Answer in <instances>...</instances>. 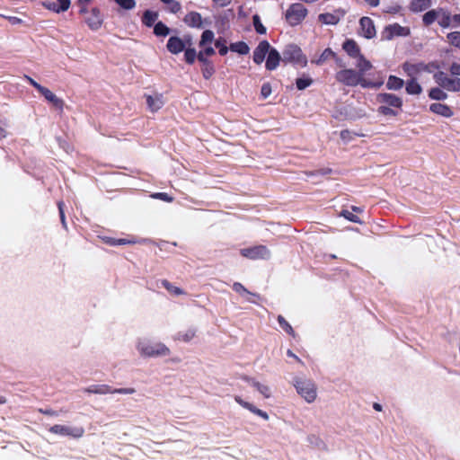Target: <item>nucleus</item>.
Here are the masks:
<instances>
[{
    "instance_id": "nucleus-22",
    "label": "nucleus",
    "mask_w": 460,
    "mask_h": 460,
    "mask_svg": "<svg viewBox=\"0 0 460 460\" xmlns=\"http://www.w3.org/2000/svg\"><path fill=\"white\" fill-rule=\"evenodd\" d=\"M280 61V55L279 53L275 49H272L270 50L267 60H266V68L269 70H274L277 68Z\"/></svg>"
},
{
    "instance_id": "nucleus-13",
    "label": "nucleus",
    "mask_w": 460,
    "mask_h": 460,
    "mask_svg": "<svg viewBox=\"0 0 460 460\" xmlns=\"http://www.w3.org/2000/svg\"><path fill=\"white\" fill-rule=\"evenodd\" d=\"M145 98L147 107L152 112L158 111L164 104V96L161 93L146 94Z\"/></svg>"
},
{
    "instance_id": "nucleus-35",
    "label": "nucleus",
    "mask_w": 460,
    "mask_h": 460,
    "mask_svg": "<svg viewBox=\"0 0 460 460\" xmlns=\"http://www.w3.org/2000/svg\"><path fill=\"white\" fill-rule=\"evenodd\" d=\"M438 9H434V10L427 12L423 15V19H422L425 25H430L436 20H438Z\"/></svg>"
},
{
    "instance_id": "nucleus-50",
    "label": "nucleus",
    "mask_w": 460,
    "mask_h": 460,
    "mask_svg": "<svg viewBox=\"0 0 460 460\" xmlns=\"http://www.w3.org/2000/svg\"><path fill=\"white\" fill-rule=\"evenodd\" d=\"M198 54L194 49H188L185 50L184 57L188 63L192 64L195 61Z\"/></svg>"
},
{
    "instance_id": "nucleus-62",
    "label": "nucleus",
    "mask_w": 460,
    "mask_h": 460,
    "mask_svg": "<svg viewBox=\"0 0 460 460\" xmlns=\"http://www.w3.org/2000/svg\"><path fill=\"white\" fill-rule=\"evenodd\" d=\"M451 26L459 27L460 26V14H455L451 16Z\"/></svg>"
},
{
    "instance_id": "nucleus-28",
    "label": "nucleus",
    "mask_w": 460,
    "mask_h": 460,
    "mask_svg": "<svg viewBox=\"0 0 460 460\" xmlns=\"http://www.w3.org/2000/svg\"><path fill=\"white\" fill-rule=\"evenodd\" d=\"M403 84V80L394 75H390L386 82V87L394 91L402 89Z\"/></svg>"
},
{
    "instance_id": "nucleus-61",
    "label": "nucleus",
    "mask_w": 460,
    "mask_h": 460,
    "mask_svg": "<svg viewBox=\"0 0 460 460\" xmlns=\"http://www.w3.org/2000/svg\"><path fill=\"white\" fill-rule=\"evenodd\" d=\"M287 356L290 358H292L294 361L303 365L302 360L290 349L287 350Z\"/></svg>"
},
{
    "instance_id": "nucleus-5",
    "label": "nucleus",
    "mask_w": 460,
    "mask_h": 460,
    "mask_svg": "<svg viewBox=\"0 0 460 460\" xmlns=\"http://www.w3.org/2000/svg\"><path fill=\"white\" fill-rule=\"evenodd\" d=\"M436 83L441 87L451 92L460 91V78H450L444 72H438L434 75Z\"/></svg>"
},
{
    "instance_id": "nucleus-7",
    "label": "nucleus",
    "mask_w": 460,
    "mask_h": 460,
    "mask_svg": "<svg viewBox=\"0 0 460 460\" xmlns=\"http://www.w3.org/2000/svg\"><path fill=\"white\" fill-rule=\"evenodd\" d=\"M336 79L347 85H358L363 83L361 75L352 69H344L338 72Z\"/></svg>"
},
{
    "instance_id": "nucleus-33",
    "label": "nucleus",
    "mask_w": 460,
    "mask_h": 460,
    "mask_svg": "<svg viewBox=\"0 0 460 460\" xmlns=\"http://www.w3.org/2000/svg\"><path fill=\"white\" fill-rule=\"evenodd\" d=\"M430 4V0H413L411 3V9L414 12H421L429 8Z\"/></svg>"
},
{
    "instance_id": "nucleus-32",
    "label": "nucleus",
    "mask_w": 460,
    "mask_h": 460,
    "mask_svg": "<svg viewBox=\"0 0 460 460\" xmlns=\"http://www.w3.org/2000/svg\"><path fill=\"white\" fill-rule=\"evenodd\" d=\"M406 92L409 94H420L422 88L415 79H411L406 84Z\"/></svg>"
},
{
    "instance_id": "nucleus-6",
    "label": "nucleus",
    "mask_w": 460,
    "mask_h": 460,
    "mask_svg": "<svg viewBox=\"0 0 460 460\" xmlns=\"http://www.w3.org/2000/svg\"><path fill=\"white\" fill-rule=\"evenodd\" d=\"M243 380L250 384L262 398L270 399L273 397V389L270 385L248 376H243Z\"/></svg>"
},
{
    "instance_id": "nucleus-42",
    "label": "nucleus",
    "mask_w": 460,
    "mask_h": 460,
    "mask_svg": "<svg viewBox=\"0 0 460 460\" xmlns=\"http://www.w3.org/2000/svg\"><path fill=\"white\" fill-rule=\"evenodd\" d=\"M154 32L157 36H166L169 34V28L163 22H157L155 25Z\"/></svg>"
},
{
    "instance_id": "nucleus-20",
    "label": "nucleus",
    "mask_w": 460,
    "mask_h": 460,
    "mask_svg": "<svg viewBox=\"0 0 460 460\" xmlns=\"http://www.w3.org/2000/svg\"><path fill=\"white\" fill-rule=\"evenodd\" d=\"M185 23L193 28H202L203 27V20L201 15L199 13L191 12L189 13L184 17Z\"/></svg>"
},
{
    "instance_id": "nucleus-29",
    "label": "nucleus",
    "mask_w": 460,
    "mask_h": 460,
    "mask_svg": "<svg viewBox=\"0 0 460 460\" xmlns=\"http://www.w3.org/2000/svg\"><path fill=\"white\" fill-rule=\"evenodd\" d=\"M335 57V53L331 49H324L322 54L317 58H314L312 60V63L316 64L317 66H321L323 63H325L330 58H332Z\"/></svg>"
},
{
    "instance_id": "nucleus-4",
    "label": "nucleus",
    "mask_w": 460,
    "mask_h": 460,
    "mask_svg": "<svg viewBox=\"0 0 460 460\" xmlns=\"http://www.w3.org/2000/svg\"><path fill=\"white\" fill-rule=\"evenodd\" d=\"M243 257L249 260H268L270 258V251L265 245H255L240 250Z\"/></svg>"
},
{
    "instance_id": "nucleus-52",
    "label": "nucleus",
    "mask_w": 460,
    "mask_h": 460,
    "mask_svg": "<svg viewBox=\"0 0 460 460\" xmlns=\"http://www.w3.org/2000/svg\"><path fill=\"white\" fill-rule=\"evenodd\" d=\"M343 217L345 218H347L348 220L351 221V222H355V223H358L359 222V218L357 215H355L353 212L351 211H344L342 213Z\"/></svg>"
},
{
    "instance_id": "nucleus-34",
    "label": "nucleus",
    "mask_w": 460,
    "mask_h": 460,
    "mask_svg": "<svg viewBox=\"0 0 460 460\" xmlns=\"http://www.w3.org/2000/svg\"><path fill=\"white\" fill-rule=\"evenodd\" d=\"M313 79L308 75H303L296 79V88L300 91L305 90L313 84Z\"/></svg>"
},
{
    "instance_id": "nucleus-53",
    "label": "nucleus",
    "mask_w": 460,
    "mask_h": 460,
    "mask_svg": "<svg viewBox=\"0 0 460 460\" xmlns=\"http://www.w3.org/2000/svg\"><path fill=\"white\" fill-rule=\"evenodd\" d=\"M279 324L281 325V327L288 333H292L293 332V329L292 327L288 324V323L282 317V316H279Z\"/></svg>"
},
{
    "instance_id": "nucleus-55",
    "label": "nucleus",
    "mask_w": 460,
    "mask_h": 460,
    "mask_svg": "<svg viewBox=\"0 0 460 460\" xmlns=\"http://www.w3.org/2000/svg\"><path fill=\"white\" fill-rule=\"evenodd\" d=\"M452 75H460V62H454L450 66Z\"/></svg>"
},
{
    "instance_id": "nucleus-45",
    "label": "nucleus",
    "mask_w": 460,
    "mask_h": 460,
    "mask_svg": "<svg viewBox=\"0 0 460 460\" xmlns=\"http://www.w3.org/2000/svg\"><path fill=\"white\" fill-rule=\"evenodd\" d=\"M115 3L119 5L121 8L126 10H131L136 6L135 0H114Z\"/></svg>"
},
{
    "instance_id": "nucleus-1",
    "label": "nucleus",
    "mask_w": 460,
    "mask_h": 460,
    "mask_svg": "<svg viewBox=\"0 0 460 460\" xmlns=\"http://www.w3.org/2000/svg\"><path fill=\"white\" fill-rule=\"evenodd\" d=\"M139 354L145 358H164L171 355V349L164 343L148 338H139L137 341Z\"/></svg>"
},
{
    "instance_id": "nucleus-17",
    "label": "nucleus",
    "mask_w": 460,
    "mask_h": 460,
    "mask_svg": "<svg viewBox=\"0 0 460 460\" xmlns=\"http://www.w3.org/2000/svg\"><path fill=\"white\" fill-rule=\"evenodd\" d=\"M70 4V0H57V2H44L42 4L45 8L59 13L68 10Z\"/></svg>"
},
{
    "instance_id": "nucleus-60",
    "label": "nucleus",
    "mask_w": 460,
    "mask_h": 460,
    "mask_svg": "<svg viewBox=\"0 0 460 460\" xmlns=\"http://www.w3.org/2000/svg\"><path fill=\"white\" fill-rule=\"evenodd\" d=\"M5 19H7L8 22L13 25H17L22 22V20L16 16H5Z\"/></svg>"
},
{
    "instance_id": "nucleus-36",
    "label": "nucleus",
    "mask_w": 460,
    "mask_h": 460,
    "mask_svg": "<svg viewBox=\"0 0 460 460\" xmlns=\"http://www.w3.org/2000/svg\"><path fill=\"white\" fill-rule=\"evenodd\" d=\"M429 95L431 99L433 100H446L447 98V94L443 91L441 90L440 88H432L429 93Z\"/></svg>"
},
{
    "instance_id": "nucleus-43",
    "label": "nucleus",
    "mask_w": 460,
    "mask_h": 460,
    "mask_svg": "<svg viewBox=\"0 0 460 460\" xmlns=\"http://www.w3.org/2000/svg\"><path fill=\"white\" fill-rule=\"evenodd\" d=\"M89 393L105 394L110 392V387L105 385H93L87 389Z\"/></svg>"
},
{
    "instance_id": "nucleus-30",
    "label": "nucleus",
    "mask_w": 460,
    "mask_h": 460,
    "mask_svg": "<svg viewBox=\"0 0 460 460\" xmlns=\"http://www.w3.org/2000/svg\"><path fill=\"white\" fill-rule=\"evenodd\" d=\"M230 50L236 52L241 55H246L250 51L249 46L243 41H238L232 43L229 47Z\"/></svg>"
},
{
    "instance_id": "nucleus-2",
    "label": "nucleus",
    "mask_w": 460,
    "mask_h": 460,
    "mask_svg": "<svg viewBox=\"0 0 460 460\" xmlns=\"http://www.w3.org/2000/svg\"><path fill=\"white\" fill-rule=\"evenodd\" d=\"M297 394L307 403H313L318 396L317 385L310 378L305 376H296L292 382Z\"/></svg>"
},
{
    "instance_id": "nucleus-58",
    "label": "nucleus",
    "mask_w": 460,
    "mask_h": 460,
    "mask_svg": "<svg viewBox=\"0 0 460 460\" xmlns=\"http://www.w3.org/2000/svg\"><path fill=\"white\" fill-rule=\"evenodd\" d=\"M216 46L219 49V53L222 56H225L228 52L229 49L225 44H222L219 40L216 41Z\"/></svg>"
},
{
    "instance_id": "nucleus-57",
    "label": "nucleus",
    "mask_w": 460,
    "mask_h": 460,
    "mask_svg": "<svg viewBox=\"0 0 460 460\" xmlns=\"http://www.w3.org/2000/svg\"><path fill=\"white\" fill-rule=\"evenodd\" d=\"M135 241L128 240V239H117L115 241H112L113 245H124V244H131L135 243Z\"/></svg>"
},
{
    "instance_id": "nucleus-54",
    "label": "nucleus",
    "mask_w": 460,
    "mask_h": 460,
    "mask_svg": "<svg viewBox=\"0 0 460 460\" xmlns=\"http://www.w3.org/2000/svg\"><path fill=\"white\" fill-rule=\"evenodd\" d=\"M341 138L345 142L348 143L353 139V134L349 130H342L341 132Z\"/></svg>"
},
{
    "instance_id": "nucleus-40",
    "label": "nucleus",
    "mask_w": 460,
    "mask_h": 460,
    "mask_svg": "<svg viewBox=\"0 0 460 460\" xmlns=\"http://www.w3.org/2000/svg\"><path fill=\"white\" fill-rule=\"evenodd\" d=\"M233 288L234 290L238 293L239 295H241L242 296L245 297L247 300H250L249 296H254L253 294H252L251 292H249L242 284L240 283H234L233 285Z\"/></svg>"
},
{
    "instance_id": "nucleus-26",
    "label": "nucleus",
    "mask_w": 460,
    "mask_h": 460,
    "mask_svg": "<svg viewBox=\"0 0 460 460\" xmlns=\"http://www.w3.org/2000/svg\"><path fill=\"white\" fill-rule=\"evenodd\" d=\"M318 19L323 24L335 25L341 20V16L338 13H321Z\"/></svg>"
},
{
    "instance_id": "nucleus-31",
    "label": "nucleus",
    "mask_w": 460,
    "mask_h": 460,
    "mask_svg": "<svg viewBox=\"0 0 460 460\" xmlns=\"http://www.w3.org/2000/svg\"><path fill=\"white\" fill-rule=\"evenodd\" d=\"M215 40V34L210 30H206L202 32L199 40V47H205L206 45H211Z\"/></svg>"
},
{
    "instance_id": "nucleus-24",
    "label": "nucleus",
    "mask_w": 460,
    "mask_h": 460,
    "mask_svg": "<svg viewBox=\"0 0 460 460\" xmlns=\"http://www.w3.org/2000/svg\"><path fill=\"white\" fill-rule=\"evenodd\" d=\"M342 48L348 53V55L353 58H356L361 55L358 46L352 40H347L343 43Z\"/></svg>"
},
{
    "instance_id": "nucleus-12",
    "label": "nucleus",
    "mask_w": 460,
    "mask_h": 460,
    "mask_svg": "<svg viewBox=\"0 0 460 460\" xmlns=\"http://www.w3.org/2000/svg\"><path fill=\"white\" fill-rule=\"evenodd\" d=\"M376 100L380 104L386 105L392 109L400 110L402 105L401 98L390 93H380L377 95Z\"/></svg>"
},
{
    "instance_id": "nucleus-49",
    "label": "nucleus",
    "mask_w": 460,
    "mask_h": 460,
    "mask_svg": "<svg viewBox=\"0 0 460 460\" xmlns=\"http://www.w3.org/2000/svg\"><path fill=\"white\" fill-rule=\"evenodd\" d=\"M151 198L155 199H161L165 202H172L173 200L172 197L169 196L167 193L164 192L153 193L151 195Z\"/></svg>"
},
{
    "instance_id": "nucleus-27",
    "label": "nucleus",
    "mask_w": 460,
    "mask_h": 460,
    "mask_svg": "<svg viewBox=\"0 0 460 460\" xmlns=\"http://www.w3.org/2000/svg\"><path fill=\"white\" fill-rule=\"evenodd\" d=\"M438 16V22L441 27L448 28L451 26V15L447 11L439 8Z\"/></svg>"
},
{
    "instance_id": "nucleus-15",
    "label": "nucleus",
    "mask_w": 460,
    "mask_h": 460,
    "mask_svg": "<svg viewBox=\"0 0 460 460\" xmlns=\"http://www.w3.org/2000/svg\"><path fill=\"white\" fill-rule=\"evenodd\" d=\"M360 33L367 39H372L376 36V28L373 21L368 17H363L359 22Z\"/></svg>"
},
{
    "instance_id": "nucleus-56",
    "label": "nucleus",
    "mask_w": 460,
    "mask_h": 460,
    "mask_svg": "<svg viewBox=\"0 0 460 460\" xmlns=\"http://www.w3.org/2000/svg\"><path fill=\"white\" fill-rule=\"evenodd\" d=\"M201 48H202V50H200V52H202L206 56L210 57L215 54V49H213V47L211 45H206L205 47H201Z\"/></svg>"
},
{
    "instance_id": "nucleus-10",
    "label": "nucleus",
    "mask_w": 460,
    "mask_h": 460,
    "mask_svg": "<svg viewBox=\"0 0 460 460\" xmlns=\"http://www.w3.org/2000/svg\"><path fill=\"white\" fill-rule=\"evenodd\" d=\"M410 32L411 31L409 27L394 23L385 27L383 35L386 40H392L395 37H406L410 35Z\"/></svg>"
},
{
    "instance_id": "nucleus-16",
    "label": "nucleus",
    "mask_w": 460,
    "mask_h": 460,
    "mask_svg": "<svg viewBox=\"0 0 460 460\" xmlns=\"http://www.w3.org/2000/svg\"><path fill=\"white\" fill-rule=\"evenodd\" d=\"M197 328L195 327H188L184 330H181L176 333L174 336V341L189 343L197 336Z\"/></svg>"
},
{
    "instance_id": "nucleus-44",
    "label": "nucleus",
    "mask_w": 460,
    "mask_h": 460,
    "mask_svg": "<svg viewBox=\"0 0 460 460\" xmlns=\"http://www.w3.org/2000/svg\"><path fill=\"white\" fill-rule=\"evenodd\" d=\"M378 113L381 114V115H384V116H396L397 115V111H394V109L386 106V105H384V104H381L377 110Z\"/></svg>"
},
{
    "instance_id": "nucleus-25",
    "label": "nucleus",
    "mask_w": 460,
    "mask_h": 460,
    "mask_svg": "<svg viewBox=\"0 0 460 460\" xmlns=\"http://www.w3.org/2000/svg\"><path fill=\"white\" fill-rule=\"evenodd\" d=\"M355 59V66L358 69V74H360L361 75L362 74L372 68V64L370 63V61L366 59L362 55H359Z\"/></svg>"
},
{
    "instance_id": "nucleus-64",
    "label": "nucleus",
    "mask_w": 460,
    "mask_h": 460,
    "mask_svg": "<svg viewBox=\"0 0 460 460\" xmlns=\"http://www.w3.org/2000/svg\"><path fill=\"white\" fill-rule=\"evenodd\" d=\"M232 0H213V2L218 6L224 7L228 5Z\"/></svg>"
},
{
    "instance_id": "nucleus-59",
    "label": "nucleus",
    "mask_w": 460,
    "mask_h": 460,
    "mask_svg": "<svg viewBox=\"0 0 460 460\" xmlns=\"http://www.w3.org/2000/svg\"><path fill=\"white\" fill-rule=\"evenodd\" d=\"M63 206H64L63 202L58 203V209H59V213H60L61 222H62L63 226L65 228H66V222L65 213L63 210Z\"/></svg>"
},
{
    "instance_id": "nucleus-9",
    "label": "nucleus",
    "mask_w": 460,
    "mask_h": 460,
    "mask_svg": "<svg viewBox=\"0 0 460 460\" xmlns=\"http://www.w3.org/2000/svg\"><path fill=\"white\" fill-rule=\"evenodd\" d=\"M284 59L294 62L302 67L307 64L306 58L303 55L302 50L296 46H289L284 53Z\"/></svg>"
},
{
    "instance_id": "nucleus-21",
    "label": "nucleus",
    "mask_w": 460,
    "mask_h": 460,
    "mask_svg": "<svg viewBox=\"0 0 460 460\" xmlns=\"http://www.w3.org/2000/svg\"><path fill=\"white\" fill-rule=\"evenodd\" d=\"M184 43L179 37H171L167 42V49L172 54H179L184 49Z\"/></svg>"
},
{
    "instance_id": "nucleus-51",
    "label": "nucleus",
    "mask_w": 460,
    "mask_h": 460,
    "mask_svg": "<svg viewBox=\"0 0 460 460\" xmlns=\"http://www.w3.org/2000/svg\"><path fill=\"white\" fill-rule=\"evenodd\" d=\"M271 86L270 84H262L261 89V94L264 99L268 98L271 94Z\"/></svg>"
},
{
    "instance_id": "nucleus-3",
    "label": "nucleus",
    "mask_w": 460,
    "mask_h": 460,
    "mask_svg": "<svg viewBox=\"0 0 460 460\" xmlns=\"http://www.w3.org/2000/svg\"><path fill=\"white\" fill-rule=\"evenodd\" d=\"M307 15V10L301 4H291L286 12L285 18L291 26L298 25Z\"/></svg>"
},
{
    "instance_id": "nucleus-19",
    "label": "nucleus",
    "mask_w": 460,
    "mask_h": 460,
    "mask_svg": "<svg viewBox=\"0 0 460 460\" xmlns=\"http://www.w3.org/2000/svg\"><path fill=\"white\" fill-rule=\"evenodd\" d=\"M44 98L49 102L52 105L58 109H62L64 102L61 99H59L53 92L49 89L42 86V88L39 91Z\"/></svg>"
},
{
    "instance_id": "nucleus-18",
    "label": "nucleus",
    "mask_w": 460,
    "mask_h": 460,
    "mask_svg": "<svg viewBox=\"0 0 460 460\" xmlns=\"http://www.w3.org/2000/svg\"><path fill=\"white\" fill-rule=\"evenodd\" d=\"M429 110L433 113L440 115L445 118H450L454 114L452 109L449 106L443 104V103H439V102L432 103L429 106Z\"/></svg>"
},
{
    "instance_id": "nucleus-47",
    "label": "nucleus",
    "mask_w": 460,
    "mask_h": 460,
    "mask_svg": "<svg viewBox=\"0 0 460 460\" xmlns=\"http://www.w3.org/2000/svg\"><path fill=\"white\" fill-rule=\"evenodd\" d=\"M215 73V68L212 64H207L202 67V75L205 79H209Z\"/></svg>"
},
{
    "instance_id": "nucleus-23",
    "label": "nucleus",
    "mask_w": 460,
    "mask_h": 460,
    "mask_svg": "<svg viewBox=\"0 0 460 460\" xmlns=\"http://www.w3.org/2000/svg\"><path fill=\"white\" fill-rule=\"evenodd\" d=\"M87 24L93 31H97L102 27V19L100 15V13L93 9L92 10L91 15L87 19Z\"/></svg>"
},
{
    "instance_id": "nucleus-41",
    "label": "nucleus",
    "mask_w": 460,
    "mask_h": 460,
    "mask_svg": "<svg viewBox=\"0 0 460 460\" xmlns=\"http://www.w3.org/2000/svg\"><path fill=\"white\" fill-rule=\"evenodd\" d=\"M447 38V41L451 45L460 49V31H454V32L448 33Z\"/></svg>"
},
{
    "instance_id": "nucleus-11",
    "label": "nucleus",
    "mask_w": 460,
    "mask_h": 460,
    "mask_svg": "<svg viewBox=\"0 0 460 460\" xmlns=\"http://www.w3.org/2000/svg\"><path fill=\"white\" fill-rule=\"evenodd\" d=\"M234 402L239 404L243 409L249 411L252 414L261 418L263 420L268 421L270 420V415L265 411H262L256 407L253 403L243 400L241 396H234Z\"/></svg>"
},
{
    "instance_id": "nucleus-48",
    "label": "nucleus",
    "mask_w": 460,
    "mask_h": 460,
    "mask_svg": "<svg viewBox=\"0 0 460 460\" xmlns=\"http://www.w3.org/2000/svg\"><path fill=\"white\" fill-rule=\"evenodd\" d=\"M163 3L166 4L172 13H177L181 9L180 4L175 0H161Z\"/></svg>"
},
{
    "instance_id": "nucleus-8",
    "label": "nucleus",
    "mask_w": 460,
    "mask_h": 460,
    "mask_svg": "<svg viewBox=\"0 0 460 460\" xmlns=\"http://www.w3.org/2000/svg\"><path fill=\"white\" fill-rule=\"evenodd\" d=\"M49 431L57 435L73 438H81L84 433V429L81 427H70L66 425H54L50 428Z\"/></svg>"
},
{
    "instance_id": "nucleus-39",
    "label": "nucleus",
    "mask_w": 460,
    "mask_h": 460,
    "mask_svg": "<svg viewBox=\"0 0 460 460\" xmlns=\"http://www.w3.org/2000/svg\"><path fill=\"white\" fill-rule=\"evenodd\" d=\"M163 285L167 289V291L172 296H181L184 294L183 290L181 288L173 286L168 281H164Z\"/></svg>"
},
{
    "instance_id": "nucleus-46",
    "label": "nucleus",
    "mask_w": 460,
    "mask_h": 460,
    "mask_svg": "<svg viewBox=\"0 0 460 460\" xmlns=\"http://www.w3.org/2000/svg\"><path fill=\"white\" fill-rule=\"evenodd\" d=\"M253 25L258 33H260V34L266 33V28L261 23L260 17L258 15L253 16Z\"/></svg>"
},
{
    "instance_id": "nucleus-37",
    "label": "nucleus",
    "mask_w": 460,
    "mask_h": 460,
    "mask_svg": "<svg viewBox=\"0 0 460 460\" xmlns=\"http://www.w3.org/2000/svg\"><path fill=\"white\" fill-rule=\"evenodd\" d=\"M158 17L157 13L152 11H146L143 16V22L146 26H152Z\"/></svg>"
},
{
    "instance_id": "nucleus-63",
    "label": "nucleus",
    "mask_w": 460,
    "mask_h": 460,
    "mask_svg": "<svg viewBox=\"0 0 460 460\" xmlns=\"http://www.w3.org/2000/svg\"><path fill=\"white\" fill-rule=\"evenodd\" d=\"M208 56H206L204 55L202 52L199 51V53L198 54L197 58L198 59L203 63V66L207 65V64H211L208 60Z\"/></svg>"
},
{
    "instance_id": "nucleus-38",
    "label": "nucleus",
    "mask_w": 460,
    "mask_h": 460,
    "mask_svg": "<svg viewBox=\"0 0 460 460\" xmlns=\"http://www.w3.org/2000/svg\"><path fill=\"white\" fill-rule=\"evenodd\" d=\"M402 69L409 76H414L420 71V66L411 63H405L402 66Z\"/></svg>"
},
{
    "instance_id": "nucleus-14",
    "label": "nucleus",
    "mask_w": 460,
    "mask_h": 460,
    "mask_svg": "<svg viewBox=\"0 0 460 460\" xmlns=\"http://www.w3.org/2000/svg\"><path fill=\"white\" fill-rule=\"evenodd\" d=\"M270 49L271 47L268 41H261L253 51V61L258 65L261 64Z\"/></svg>"
}]
</instances>
